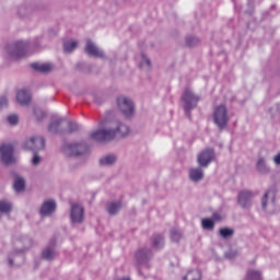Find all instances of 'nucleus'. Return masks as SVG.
I'll list each match as a JSON object with an SVG mask.
<instances>
[{
  "label": "nucleus",
  "instance_id": "nucleus-1",
  "mask_svg": "<svg viewBox=\"0 0 280 280\" xmlns=\"http://www.w3.org/2000/svg\"><path fill=\"white\" fill-rule=\"evenodd\" d=\"M100 127L105 129L94 131L90 135V139L97 143H106L113 141L115 137H127V135L130 133V128L126 125H121L117 120L104 119L100 122Z\"/></svg>",
  "mask_w": 280,
  "mask_h": 280
},
{
  "label": "nucleus",
  "instance_id": "nucleus-2",
  "mask_svg": "<svg viewBox=\"0 0 280 280\" xmlns=\"http://www.w3.org/2000/svg\"><path fill=\"white\" fill-rule=\"evenodd\" d=\"M213 121L221 130H224L229 126V110L226 106L218 105L214 107Z\"/></svg>",
  "mask_w": 280,
  "mask_h": 280
},
{
  "label": "nucleus",
  "instance_id": "nucleus-3",
  "mask_svg": "<svg viewBox=\"0 0 280 280\" xmlns=\"http://www.w3.org/2000/svg\"><path fill=\"white\" fill-rule=\"evenodd\" d=\"M0 160L3 165H12L16 163L14 158V147L12 144H2L0 147Z\"/></svg>",
  "mask_w": 280,
  "mask_h": 280
},
{
  "label": "nucleus",
  "instance_id": "nucleus-4",
  "mask_svg": "<svg viewBox=\"0 0 280 280\" xmlns=\"http://www.w3.org/2000/svg\"><path fill=\"white\" fill-rule=\"evenodd\" d=\"M117 104L124 116L132 117L135 115V103H132V100L126 96H119L117 98Z\"/></svg>",
  "mask_w": 280,
  "mask_h": 280
},
{
  "label": "nucleus",
  "instance_id": "nucleus-5",
  "mask_svg": "<svg viewBox=\"0 0 280 280\" xmlns=\"http://www.w3.org/2000/svg\"><path fill=\"white\" fill-rule=\"evenodd\" d=\"M182 100L184 102L185 110H191L198 106V102H200V97L195 95L189 89L185 90Z\"/></svg>",
  "mask_w": 280,
  "mask_h": 280
},
{
  "label": "nucleus",
  "instance_id": "nucleus-6",
  "mask_svg": "<svg viewBox=\"0 0 280 280\" xmlns=\"http://www.w3.org/2000/svg\"><path fill=\"white\" fill-rule=\"evenodd\" d=\"M215 160V152L213 149H205L198 154L197 163L200 167H207L209 163Z\"/></svg>",
  "mask_w": 280,
  "mask_h": 280
},
{
  "label": "nucleus",
  "instance_id": "nucleus-7",
  "mask_svg": "<svg viewBox=\"0 0 280 280\" xmlns=\"http://www.w3.org/2000/svg\"><path fill=\"white\" fill-rule=\"evenodd\" d=\"M24 150H32V152H40V150H45V138H31L24 143Z\"/></svg>",
  "mask_w": 280,
  "mask_h": 280
},
{
  "label": "nucleus",
  "instance_id": "nucleus-8",
  "mask_svg": "<svg viewBox=\"0 0 280 280\" xmlns=\"http://www.w3.org/2000/svg\"><path fill=\"white\" fill-rule=\"evenodd\" d=\"M26 54H27V44L23 42H18L12 46L10 56L11 58H13V60H21V58H25Z\"/></svg>",
  "mask_w": 280,
  "mask_h": 280
},
{
  "label": "nucleus",
  "instance_id": "nucleus-9",
  "mask_svg": "<svg viewBox=\"0 0 280 280\" xmlns=\"http://www.w3.org/2000/svg\"><path fill=\"white\" fill-rule=\"evenodd\" d=\"M84 220V208L82 206L74 203L71 207V221L74 224H80Z\"/></svg>",
  "mask_w": 280,
  "mask_h": 280
},
{
  "label": "nucleus",
  "instance_id": "nucleus-10",
  "mask_svg": "<svg viewBox=\"0 0 280 280\" xmlns=\"http://www.w3.org/2000/svg\"><path fill=\"white\" fill-rule=\"evenodd\" d=\"M252 200H253V192H250V190H242L238 194V205H241L243 209H248V207H250Z\"/></svg>",
  "mask_w": 280,
  "mask_h": 280
},
{
  "label": "nucleus",
  "instance_id": "nucleus-11",
  "mask_svg": "<svg viewBox=\"0 0 280 280\" xmlns=\"http://www.w3.org/2000/svg\"><path fill=\"white\" fill-rule=\"evenodd\" d=\"M70 156H82V154H86L88 148L84 144L74 143L68 147Z\"/></svg>",
  "mask_w": 280,
  "mask_h": 280
},
{
  "label": "nucleus",
  "instance_id": "nucleus-12",
  "mask_svg": "<svg viewBox=\"0 0 280 280\" xmlns=\"http://www.w3.org/2000/svg\"><path fill=\"white\" fill-rule=\"evenodd\" d=\"M16 101L21 106H27L32 102V93L27 90H20L16 95Z\"/></svg>",
  "mask_w": 280,
  "mask_h": 280
},
{
  "label": "nucleus",
  "instance_id": "nucleus-13",
  "mask_svg": "<svg viewBox=\"0 0 280 280\" xmlns=\"http://www.w3.org/2000/svg\"><path fill=\"white\" fill-rule=\"evenodd\" d=\"M85 51L86 54H89L90 56H94L95 58L104 57V52H102V50H100V48H97V46H95V44H93L91 40H88Z\"/></svg>",
  "mask_w": 280,
  "mask_h": 280
},
{
  "label": "nucleus",
  "instance_id": "nucleus-14",
  "mask_svg": "<svg viewBox=\"0 0 280 280\" xmlns=\"http://www.w3.org/2000/svg\"><path fill=\"white\" fill-rule=\"evenodd\" d=\"M54 211H56V201L54 200L45 201L40 208L42 215H51Z\"/></svg>",
  "mask_w": 280,
  "mask_h": 280
},
{
  "label": "nucleus",
  "instance_id": "nucleus-15",
  "mask_svg": "<svg viewBox=\"0 0 280 280\" xmlns=\"http://www.w3.org/2000/svg\"><path fill=\"white\" fill-rule=\"evenodd\" d=\"M31 67L34 69V71H38L39 73H49L54 69V66L51 63H31Z\"/></svg>",
  "mask_w": 280,
  "mask_h": 280
},
{
  "label": "nucleus",
  "instance_id": "nucleus-16",
  "mask_svg": "<svg viewBox=\"0 0 280 280\" xmlns=\"http://www.w3.org/2000/svg\"><path fill=\"white\" fill-rule=\"evenodd\" d=\"M203 177H205V173H202V170L190 168L189 178L192 179L195 183H198V180H202Z\"/></svg>",
  "mask_w": 280,
  "mask_h": 280
},
{
  "label": "nucleus",
  "instance_id": "nucleus-17",
  "mask_svg": "<svg viewBox=\"0 0 280 280\" xmlns=\"http://www.w3.org/2000/svg\"><path fill=\"white\" fill-rule=\"evenodd\" d=\"M202 279V273L200 270L195 269L189 271L185 277L184 280H201Z\"/></svg>",
  "mask_w": 280,
  "mask_h": 280
},
{
  "label": "nucleus",
  "instance_id": "nucleus-18",
  "mask_svg": "<svg viewBox=\"0 0 280 280\" xmlns=\"http://www.w3.org/2000/svg\"><path fill=\"white\" fill-rule=\"evenodd\" d=\"M13 189L18 192L23 191L25 189V179L18 177L13 184Z\"/></svg>",
  "mask_w": 280,
  "mask_h": 280
},
{
  "label": "nucleus",
  "instance_id": "nucleus-19",
  "mask_svg": "<svg viewBox=\"0 0 280 280\" xmlns=\"http://www.w3.org/2000/svg\"><path fill=\"white\" fill-rule=\"evenodd\" d=\"M121 209V202H112L107 205V211L110 215H115Z\"/></svg>",
  "mask_w": 280,
  "mask_h": 280
},
{
  "label": "nucleus",
  "instance_id": "nucleus-20",
  "mask_svg": "<svg viewBox=\"0 0 280 280\" xmlns=\"http://www.w3.org/2000/svg\"><path fill=\"white\" fill-rule=\"evenodd\" d=\"M77 47H78V42L75 40L66 42L63 44V51H66V54H71V51H74Z\"/></svg>",
  "mask_w": 280,
  "mask_h": 280
},
{
  "label": "nucleus",
  "instance_id": "nucleus-21",
  "mask_svg": "<svg viewBox=\"0 0 280 280\" xmlns=\"http://www.w3.org/2000/svg\"><path fill=\"white\" fill-rule=\"evenodd\" d=\"M245 280H261V272L257 270H248Z\"/></svg>",
  "mask_w": 280,
  "mask_h": 280
},
{
  "label": "nucleus",
  "instance_id": "nucleus-22",
  "mask_svg": "<svg viewBox=\"0 0 280 280\" xmlns=\"http://www.w3.org/2000/svg\"><path fill=\"white\" fill-rule=\"evenodd\" d=\"M12 211V203L1 200L0 201V213H10Z\"/></svg>",
  "mask_w": 280,
  "mask_h": 280
},
{
  "label": "nucleus",
  "instance_id": "nucleus-23",
  "mask_svg": "<svg viewBox=\"0 0 280 280\" xmlns=\"http://www.w3.org/2000/svg\"><path fill=\"white\" fill-rule=\"evenodd\" d=\"M201 224L202 229H206L207 231H213V229H215V222L211 219H202Z\"/></svg>",
  "mask_w": 280,
  "mask_h": 280
},
{
  "label": "nucleus",
  "instance_id": "nucleus-24",
  "mask_svg": "<svg viewBox=\"0 0 280 280\" xmlns=\"http://www.w3.org/2000/svg\"><path fill=\"white\" fill-rule=\"evenodd\" d=\"M117 161V158L115 155H107L100 160L101 165H113Z\"/></svg>",
  "mask_w": 280,
  "mask_h": 280
},
{
  "label": "nucleus",
  "instance_id": "nucleus-25",
  "mask_svg": "<svg viewBox=\"0 0 280 280\" xmlns=\"http://www.w3.org/2000/svg\"><path fill=\"white\" fill-rule=\"evenodd\" d=\"M136 257L139 261H141V259H148V257H150V250L148 249H139L136 253Z\"/></svg>",
  "mask_w": 280,
  "mask_h": 280
},
{
  "label": "nucleus",
  "instance_id": "nucleus-26",
  "mask_svg": "<svg viewBox=\"0 0 280 280\" xmlns=\"http://www.w3.org/2000/svg\"><path fill=\"white\" fill-rule=\"evenodd\" d=\"M221 237H224L226 240V237H233V233H235L233 230L228 229V228H222L219 231Z\"/></svg>",
  "mask_w": 280,
  "mask_h": 280
},
{
  "label": "nucleus",
  "instance_id": "nucleus-27",
  "mask_svg": "<svg viewBox=\"0 0 280 280\" xmlns=\"http://www.w3.org/2000/svg\"><path fill=\"white\" fill-rule=\"evenodd\" d=\"M60 124H62V119H59V120H57V121H55V122H51V124L49 125L48 130H49L50 132H58V128H60Z\"/></svg>",
  "mask_w": 280,
  "mask_h": 280
},
{
  "label": "nucleus",
  "instance_id": "nucleus-28",
  "mask_svg": "<svg viewBox=\"0 0 280 280\" xmlns=\"http://www.w3.org/2000/svg\"><path fill=\"white\" fill-rule=\"evenodd\" d=\"M52 257H56V253H54L52 249L50 248H46L44 252H43V258L44 259H51Z\"/></svg>",
  "mask_w": 280,
  "mask_h": 280
},
{
  "label": "nucleus",
  "instance_id": "nucleus-29",
  "mask_svg": "<svg viewBox=\"0 0 280 280\" xmlns=\"http://www.w3.org/2000/svg\"><path fill=\"white\" fill-rule=\"evenodd\" d=\"M7 121L10 124V126H16V124H19V116L18 115H10L7 118Z\"/></svg>",
  "mask_w": 280,
  "mask_h": 280
},
{
  "label": "nucleus",
  "instance_id": "nucleus-30",
  "mask_svg": "<svg viewBox=\"0 0 280 280\" xmlns=\"http://www.w3.org/2000/svg\"><path fill=\"white\" fill-rule=\"evenodd\" d=\"M162 244H163V236L161 235L155 236L153 241V246H155V248H159Z\"/></svg>",
  "mask_w": 280,
  "mask_h": 280
},
{
  "label": "nucleus",
  "instance_id": "nucleus-31",
  "mask_svg": "<svg viewBox=\"0 0 280 280\" xmlns=\"http://www.w3.org/2000/svg\"><path fill=\"white\" fill-rule=\"evenodd\" d=\"M78 128H79L78 124H75V122L68 124V132H77Z\"/></svg>",
  "mask_w": 280,
  "mask_h": 280
},
{
  "label": "nucleus",
  "instance_id": "nucleus-32",
  "mask_svg": "<svg viewBox=\"0 0 280 280\" xmlns=\"http://www.w3.org/2000/svg\"><path fill=\"white\" fill-rule=\"evenodd\" d=\"M265 167H266V162L264 161V159H259L257 162V170H259V172H262Z\"/></svg>",
  "mask_w": 280,
  "mask_h": 280
},
{
  "label": "nucleus",
  "instance_id": "nucleus-33",
  "mask_svg": "<svg viewBox=\"0 0 280 280\" xmlns=\"http://www.w3.org/2000/svg\"><path fill=\"white\" fill-rule=\"evenodd\" d=\"M34 156H33V160H32V163L33 165H38L40 163V158L38 155V152H34Z\"/></svg>",
  "mask_w": 280,
  "mask_h": 280
},
{
  "label": "nucleus",
  "instance_id": "nucleus-34",
  "mask_svg": "<svg viewBox=\"0 0 280 280\" xmlns=\"http://www.w3.org/2000/svg\"><path fill=\"white\" fill-rule=\"evenodd\" d=\"M270 194V191H267L264 197H262V209H266V207H268V195Z\"/></svg>",
  "mask_w": 280,
  "mask_h": 280
},
{
  "label": "nucleus",
  "instance_id": "nucleus-35",
  "mask_svg": "<svg viewBox=\"0 0 280 280\" xmlns=\"http://www.w3.org/2000/svg\"><path fill=\"white\" fill-rule=\"evenodd\" d=\"M171 237L172 240H174L175 242H178V238L180 237V233L178 231H172L171 232Z\"/></svg>",
  "mask_w": 280,
  "mask_h": 280
},
{
  "label": "nucleus",
  "instance_id": "nucleus-36",
  "mask_svg": "<svg viewBox=\"0 0 280 280\" xmlns=\"http://www.w3.org/2000/svg\"><path fill=\"white\" fill-rule=\"evenodd\" d=\"M144 65H147V67H151L152 63L150 62V59L145 58L143 55H142V62L140 63V67H143Z\"/></svg>",
  "mask_w": 280,
  "mask_h": 280
},
{
  "label": "nucleus",
  "instance_id": "nucleus-37",
  "mask_svg": "<svg viewBox=\"0 0 280 280\" xmlns=\"http://www.w3.org/2000/svg\"><path fill=\"white\" fill-rule=\"evenodd\" d=\"M198 43V39L196 37H191L187 40L188 47H192V45H196Z\"/></svg>",
  "mask_w": 280,
  "mask_h": 280
},
{
  "label": "nucleus",
  "instance_id": "nucleus-38",
  "mask_svg": "<svg viewBox=\"0 0 280 280\" xmlns=\"http://www.w3.org/2000/svg\"><path fill=\"white\" fill-rule=\"evenodd\" d=\"M8 104V98L5 96L0 97V108H3Z\"/></svg>",
  "mask_w": 280,
  "mask_h": 280
},
{
  "label": "nucleus",
  "instance_id": "nucleus-39",
  "mask_svg": "<svg viewBox=\"0 0 280 280\" xmlns=\"http://www.w3.org/2000/svg\"><path fill=\"white\" fill-rule=\"evenodd\" d=\"M276 165H280V152L273 159Z\"/></svg>",
  "mask_w": 280,
  "mask_h": 280
},
{
  "label": "nucleus",
  "instance_id": "nucleus-40",
  "mask_svg": "<svg viewBox=\"0 0 280 280\" xmlns=\"http://www.w3.org/2000/svg\"><path fill=\"white\" fill-rule=\"evenodd\" d=\"M212 218H213V220H222V217H220V214H218V213H214L212 215Z\"/></svg>",
  "mask_w": 280,
  "mask_h": 280
},
{
  "label": "nucleus",
  "instance_id": "nucleus-41",
  "mask_svg": "<svg viewBox=\"0 0 280 280\" xmlns=\"http://www.w3.org/2000/svg\"><path fill=\"white\" fill-rule=\"evenodd\" d=\"M9 264L10 266H14V261H12V259H9Z\"/></svg>",
  "mask_w": 280,
  "mask_h": 280
}]
</instances>
